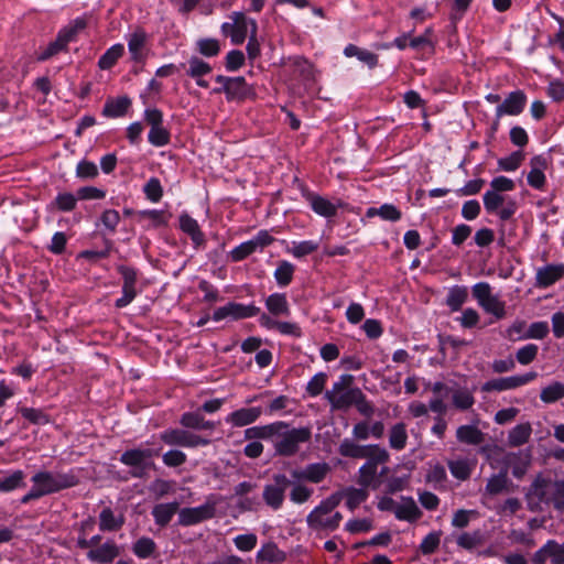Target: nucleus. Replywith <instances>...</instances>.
<instances>
[{"label":"nucleus","mask_w":564,"mask_h":564,"mask_svg":"<svg viewBox=\"0 0 564 564\" xmlns=\"http://www.w3.org/2000/svg\"><path fill=\"white\" fill-rule=\"evenodd\" d=\"M289 478L283 474H276L273 476V484H268L263 488V500L273 510H278L282 507L284 501V495L290 486Z\"/></svg>","instance_id":"12"},{"label":"nucleus","mask_w":564,"mask_h":564,"mask_svg":"<svg viewBox=\"0 0 564 564\" xmlns=\"http://www.w3.org/2000/svg\"><path fill=\"white\" fill-rule=\"evenodd\" d=\"M149 142L154 147H164L170 142V133L162 126L152 127L148 135Z\"/></svg>","instance_id":"58"},{"label":"nucleus","mask_w":564,"mask_h":564,"mask_svg":"<svg viewBox=\"0 0 564 564\" xmlns=\"http://www.w3.org/2000/svg\"><path fill=\"white\" fill-rule=\"evenodd\" d=\"M124 521L123 513L116 514L111 508H104L99 514V529L104 532L118 531Z\"/></svg>","instance_id":"26"},{"label":"nucleus","mask_w":564,"mask_h":564,"mask_svg":"<svg viewBox=\"0 0 564 564\" xmlns=\"http://www.w3.org/2000/svg\"><path fill=\"white\" fill-rule=\"evenodd\" d=\"M354 377L351 375H341L332 389L325 393L326 400L329 402L332 410L349 409L356 397L360 395V389L352 387Z\"/></svg>","instance_id":"3"},{"label":"nucleus","mask_w":564,"mask_h":564,"mask_svg":"<svg viewBox=\"0 0 564 564\" xmlns=\"http://www.w3.org/2000/svg\"><path fill=\"white\" fill-rule=\"evenodd\" d=\"M539 347L534 344H528L517 350L516 358L521 365L531 364L538 356Z\"/></svg>","instance_id":"60"},{"label":"nucleus","mask_w":564,"mask_h":564,"mask_svg":"<svg viewBox=\"0 0 564 564\" xmlns=\"http://www.w3.org/2000/svg\"><path fill=\"white\" fill-rule=\"evenodd\" d=\"M447 466L454 478L464 481L470 477L475 468V462L467 457H456L448 459Z\"/></svg>","instance_id":"24"},{"label":"nucleus","mask_w":564,"mask_h":564,"mask_svg":"<svg viewBox=\"0 0 564 564\" xmlns=\"http://www.w3.org/2000/svg\"><path fill=\"white\" fill-rule=\"evenodd\" d=\"M505 464L512 467V475L521 478L530 464V454L524 452L507 453Z\"/></svg>","instance_id":"27"},{"label":"nucleus","mask_w":564,"mask_h":564,"mask_svg":"<svg viewBox=\"0 0 564 564\" xmlns=\"http://www.w3.org/2000/svg\"><path fill=\"white\" fill-rule=\"evenodd\" d=\"M509 479H508V470L505 467L500 473L492 475L488 478L485 494L489 496H497L499 494L508 491Z\"/></svg>","instance_id":"31"},{"label":"nucleus","mask_w":564,"mask_h":564,"mask_svg":"<svg viewBox=\"0 0 564 564\" xmlns=\"http://www.w3.org/2000/svg\"><path fill=\"white\" fill-rule=\"evenodd\" d=\"M78 197L69 192H62L47 205L48 212L68 213L76 208Z\"/></svg>","instance_id":"30"},{"label":"nucleus","mask_w":564,"mask_h":564,"mask_svg":"<svg viewBox=\"0 0 564 564\" xmlns=\"http://www.w3.org/2000/svg\"><path fill=\"white\" fill-rule=\"evenodd\" d=\"M160 440L170 446H182L187 448L206 446L210 443L209 438L183 429L165 430L160 434Z\"/></svg>","instance_id":"9"},{"label":"nucleus","mask_w":564,"mask_h":564,"mask_svg":"<svg viewBox=\"0 0 564 564\" xmlns=\"http://www.w3.org/2000/svg\"><path fill=\"white\" fill-rule=\"evenodd\" d=\"M394 514L399 520L405 521H415L421 518L422 512L416 506L415 501L411 497L402 498L401 503H399L394 509Z\"/></svg>","instance_id":"28"},{"label":"nucleus","mask_w":564,"mask_h":564,"mask_svg":"<svg viewBox=\"0 0 564 564\" xmlns=\"http://www.w3.org/2000/svg\"><path fill=\"white\" fill-rule=\"evenodd\" d=\"M564 398V383L554 381L541 390L540 399L544 403H554Z\"/></svg>","instance_id":"46"},{"label":"nucleus","mask_w":564,"mask_h":564,"mask_svg":"<svg viewBox=\"0 0 564 564\" xmlns=\"http://www.w3.org/2000/svg\"><path fill=\"white\" fill-rule=\"evenodd\" d=\"M531 171L528 174V183L536 189H541L545 184L544 171L547 167V160L543 155H535L530 161Z\"/></svg>","instance_id":"17"},{"label":"nucleus","mask_w":564,"mask_h":564,"mask_svg":"<svg viewBox=\"0 0 564 564\" xmlns=\"http://www.w3.org/2000/svg\"><path fill=\"white\" fill-rule=\"evenodd\" d=\"M312 430L308 426L292 427L284 421L274 422L271 443L279 456L291 457L299 453L301 445L308 443Z\"/></svg>","instance_id":"2"},{"label":"nucleus","mask_w":564,"mask_h":564,"mask_svg":"<svg viewBox=\"0 0 564 564\" xmlns=\"http://www.w3.org/2000/svg\"><path fill=\"white\" fill-rule=\"evenodd\" d=\"M285 558L282 552L274 543H265L257 552V560L260 562L278 563Z\"/></svg>","instance_id":"41"},{"label":"nucleus","mask_w":564,"mask_h":564,"mask_svg":"<svg viewBox=\"0 0 564 564\" xmlns=\"http://www.w3.org/2000/svg\"><path fill=\"white\" fill-rule=\"evenodd\" d=\"M318 249V243L313 240H304L300 242H293L291 253L296 258L307 256Z\"/></svg>","instance_id":"63"},{"label":"nucleus","mask_w":564,"mask_h":564,"mask_svg":"<svg viewBox=\"0 0 564 564\" xmlns=\"http://www.w3.org/2000/svg\"><path fill=\"white\" fill-rule=\"evenodd\" d=\"M474 299L485 312L492 314L498 319L506 315L505 302L498 295L492 294V289L487 282H478L471 288Z\"/></svg>","instance_id":"7"},{"label":"nucleus","mask_w":564,"mask_h":564,"mask_svg":"<svg viewBox=\"0 0 564 564\" xmlns=\"http://www.w3.org/2000/svg\"><path fill=\"white\" fill-rule=\"evenodd\" d=\"M262 413L261 406L240 408L228 414L225 421L234 427H242L258 421Z\"/></svg>","instance_id":"15"},{"label":"nucleus","mask_w":564,"mask_h":564,"mask_svg":"<svg viewBox=\"0 0 564 564\" xmlns=\"http://www.w3.org/2000/svg\"><path fill=\"white\" fill-rule=\"evenodd\" d=\"M327 376L324 372H318L312 377V379L307 382L306 392L311 397H317L322 393L325 384H326Z\"/></svg>","instance_id":"64"},{"label":"nucleus","mask_w":564,"mask_h":564,"mask_svg":"<svg viewBox=\"0 0 564 564\" xmlns=\"http://www.w3.org/2000/svg\"><path fill=\"white\" fill-rule=\"evenodd\" d=\"M260 313V308L256 305H243L240 303H228L225 306L218 307L213 315V319L219 322L226 317L234 319L253 317Z\"/></svg>","instance_id":"13"},{"label":"nucleus","mask_w":564,"mask_h":564,"mask_svg":"<svg viewBox=\"0 0 564 564\" xmlns=\"http://www.w3.org/2000/svg\"><path fill=\"white\" fill-rule=\"evenodd\" d=\"M456 437L460 443L478 445L484 441V433L475 425H460L456 431Z\"/></svg>","instance_id":"34"},{"label":"nucleus","mask_w":564,"mask_h":564,"mask_svg":"<svg viewBox=\"0 0 564 564\" xmlns=\"http://www.w3.org/2000/svg\"><path fill=\"white\" fill-rule=\"evenodd\" d=\"M377 476V467L372 465V463H365L359 468V484L364 487H370L372 486L376 488L378 486V482L376 480Z\"/></svg>","instance_id":"51"},{"label":"nucleus","mask_w":564,"mask_h":564,"mask_svg":"<svg viewBox=\"0 0 564 564\" xmlns=\"http://www.w3.org/2000/svg\"><path fill=\"white\" fill-rule=\"evenodd\" d=\"M453 404L455 408L459 410H467L473 406L475 403V399L473 393L467 389H457L454 391L453 395Z\"/></svg>","instance_id":"55"},{"label":"nucleus","mask_w":564,"mask_h":564,"mask_svg":"<svg viewBox=\"0 0 564 564\" xmlns=\"http://www.w3.org/2000/svg\"><path fill=\"white\" fill-rule=\"evenodd\" d=\"M130 105H131V101L128 97L109 99L105 104L102 113H104V116L110 117V118L121 117L127 112Z\"/></svg>","instance_id":"36"},{"label":"nucleus","mask_w":564,"mask_h":564,"mask_svg":"<svg viewBox=\"0 0 564 564\" xmlns=\"http://www.w3.org/2000/svg\"><path fill=\"white\" fill-rule=\"evenodd\" d=\"M178 502L159 503L153 507L152 516L154 521L160 527H165L170 523L176 512H178Z\"/></svg>","instance_id":"29"},{"label":"nucleus","mask_w":564,"mask_h":564,"mask_svg":"<svg viewBox=\"0 0 564 564\" xmlns=\"http://www.w3.org/2000/svg\"><path fill=\"white\" fill-rule=\"evenodd\" d=\"M159 455V451L151 448H130L120 456V462L130 468V475L134 478H143L153 467L152 458Z\"/></svg>","instance_id":"5"},{"label":"nucleus","mask_w":564,"mask_h":564,"mask_svg":"<svg viewBox=\"0 0 564 564\" xmlns=\"http://www.w3.org/2000/svg\"><path fill=\"white\" fill-rule=\"evenodd\" d=\"M249 93L250 87L247 85L246 79L241 76L231 77L225 90L228 100L243 99L249 95Z\"/></svg>","instance_id":"32"},{"label":"nucleus","mask_w":564,"mask_h":564,"mask_svg":"<svg viewBox=\"0 0 564 564\" xmlns=\"http://www.w3.org/2000/svg\"><path fill=\"white\" fill-rule=\"evenodd\" d=\"M132 550L138 557L148 558L153 554L155 543L152 539L143 536L133 544Z\"/></svg>","instance_id":"56"},{"label":"nucleus","mask_w":564,"mask_h":564,"mask_svg":"<svg viewBox=\"0 0 564 564\" xmlns=\"http://www.w3.org/2000/svg\"><path fill=\"white\" fill-rule=\"evenodd\" d=\"M257 22L242 12H232L229 21L221 24L223 34L229 36L235 45L242 44L247 35L257 33Z\"/></svg>","instance_id":"6"},{"label":"nucleus","mask_w":564,"mask_h":564,"mask_svg":"<svg viewBox=\"0 0 564 564\" xmlns=\"http://www.w3.org/2000/svg\"><path fill=\"white\" fill-rule=\"evenodd\" d=\"M180 228L188 235L196 249L205 246V236L202 232L198 223L187 214L180 216Z\"/></svg>","instance_id":"21"},{"label":"nucleus","mask_w":564,"mask_h":564,"mask_svg":"<svg viewBox=\"0 0 564 564\" xmlns=\"http://www.w3.org/2000/svg\"><path fill=\"white\" fill-rule=\"evenodd\" d=\"M25 474L23 470H14L9 475L0 477V492H10L24 487Z\"/></svg>","instance_id":"39"},{"label":"nucleus","mask_w":564,"mask_h":564,"mask_svg":"<svg viewBox=\"0 0 564 564\" xmlns=\"http://www.w3.org/2000/svg\"><path fill=\"white\" fill-rule=\"evenodd\" d=\"M366 454L365 458L368 459L367 463H372L376 467L378 464L386 463L389 459L387 449L376 444L367 445Z\"/></svg>","instance_id":"54"},{"label":"nucleus","mask_w":564,"mask_h":564,"mask_svg":"<svg viewBox=\"0 0 564 564\" xmlns=\"http://www.w3.org/2000/svg\"><path fill=\"white\" fill-rule=\"evenodd\" d=\"M218 500L209 496L206 501L192 508H183L178 511V523L183 527H189L215 517Z\"/></svg>","instance_id":"8"},{"label":"nucleus","mask_w":564,"mask_h":564,"mask_svg":"<svg viewBox=\"0 0 564 564\" xmlns=\"http://www.w3.org/2000/svg\"><path fill=\"white\" fill-rule=\"evenodd\" d=\"M124 52V47L122 44H115L111 47H109L104 55L99 58L98 65L101 69H109L111 68L119 57L122 56Z\"/></svg>","instance_id":"48"},{"label":"nucleus","mask_w":564,"mask_h":564,"mask_svg":"<svg viewBox=\"0 0 564 564\" xmlns=\"http://www.w3.org/2000/svg\"><path fill=\"white\" fill-rule=\"evenodd\" d=\"M119 555V547L113 541H107L100 546L89 550L87 557L96 563H110Z\"/></svg>","instance_id":"22"},{"label":"nucleus","mask_w":564,"mask_h":564,"mask_svg":"<svg viewBox=\"0 0 564 564\" xmlns=\"http://www.w3.org/2000/svg\"><path fill=\"white\" fill-rule=\"evenodd\" d=\"M197 48L199 53L206 57L216 56L220 51L219 42L215 39L198 40Z\"/></svg>","instance_id":"62"},{"label":"nucleus","mask_w":564,"mask_h":564,"mask_svg":"<svg viewBox=\"0 0 564 564\" xmlns=\"http://www.w3.org/2000/svg\"><path fill=\"white\" fill-rule=\"evenodd\" d=\"M268 312L275 317H288L291 313L286 295L273 293L265 299Z\"/></svg>","instance_id":"25"},{"label":"nucleus","mask_w":564,"mask_h":564,"mask_svg":"<svg viewBox=\"0 0 564 564\" xmlns=\"http://www.w3.org/2000/svg\"><path fill=\"white\" fill-rule=\"evenodd\" d=\"M551 558L552 564H564V542L558 543L555 540H549L532 556L534 564H545Z\"/></svg>","instance_id":"14"},{"label":"nucleus","mask_w":564,"mask_h":564,"mask_svg":"<svg viewBox=\"0 0 564 564\" xmlns=\"http://www.w3.org/2000/svg\"><path fill=\"white\" fill-rule=\"evenodd\" d=\"M145 42H147V33L141 30H134L128 37V50L131 55V58L134 62H143L145 58Z\"/></svg>","instance_id":"23"},{"label":"nucleus","mask_w":564,"mask_h":564,"mask_svg":"<svg viewBox=\"0 0 564 564\" xmlns=\"http://www.w3.org/2000/svg\"><path fill=\"white\" fill-rule=\"evenodd\" d=\"M456 542L458 546L465 550H473L481 544V533L480 531L464 532L457 538Z\"/></svg>","instance_id":"57"},{"label":"nucleus","mask_w":564,"mask_h":564,"mask_svg":"<svg viewBox=\"0 0 564 564\" xmlns=\"http://www.w3.org/2000/svg\"><path fill=\"white\" fill-rule=\"evenodd\" d=\"M143 192L147 198L150 199L151 202H159L163 195V189L159 178L151 177L144 185Z\"/></svg>","instance_id":"61"},{"label":"nucleus","mask_w":564,"mask_h":564,"mask_svg":"<svg viewBox=\"0 0 564 564\" xmlns=\"http://www.w3.org/2000/svg\"><path fill=\"white\" fill-rule=\"evenodd\" d=\"M344 54L347 57H357L360 62L365 63L369 68H373L378 64V56L372 52L360 48L354 44H349L345 47Z\"/></svg>","instance_id":"35"},{"label":"nucleus","mask_w":564,"mask_h":564,"mask_svg":"<svg viewBox=\"0 0 564 564\" xmlns=\"http://www.w3.org/2000/svg\"><path fill=\"white\" fill-rule=\"evenodd\" d=\"M274 429V422L267 425H256L245 430L243 435L248 441L270 440Z\"/></svg>","instance_id":"47"},{"label":"nucleus","mask_w":564,"mask_h":564,"mask_svg":"<svg viewBox=\"0 0 564 564\" xmlns=\"http://www.w3.org/2000/svg\"><path fill=\"white\" fill-rule=\"evenodd\" d=\"M532 433V427L529 423H522L514 426L508 434V443L510 446H521L525 444Z\"/></svg>","instance_id":"40"},{"label":"nucleus","mask_w":564,"mask_h":564,"mask_svg":"<svg viewBox=\"0 0 564 564\" xmlns=\"http://www.w3.org/2000/svg\"><path fill=\"white\" fill-rule=\"evenodd\" d=\"M181 424L187 429L193 430H214L215 423L212 421H206L204 416L198 412H186L182 415L180 420Z\"/></svg>","instance_id":"33"},{"label":"nucleus","mask_w":564,"mask_h":564,"mask_svg":"<svg viewBox=\"0 0 564 564\" xmlns=\"http://www.w3.org/2000/svg\"><path fill=\"white\" fill-rule=\"evenodd\" d=\"M31 481L33 484L32 488L21 498V502L24 505L74 487L78 484V478L73 471L52 473L40 470L32 476Z\"/></svg>","instance_id":"1"},{"label":"nucleus","mask_w":564,"mask_h":564,"mask_svg":"<svg viewBox=\"0 0 564 564\" xmlns=\"http://www.w3.org/2000/svg\"><path fill=\"white\" fill-rule=\"evenodd\" d=\"M564 275V264H547L536 270L535 280L539 288H547Z\"/></svg>","instance_id":"18"},{"label":"nucleus","mask_w":564,"mask_h":564,"mask_svg":"<svg viewBox=\"0 0 564 564\" xmlns=\"http://www.w3.org/2000/svg\"><path fill=\"white\" fill-rule=\"evenodd\" d=\"M86 23L83 19H76L66 28L62 29L58 32L57 37L63 41V43L67 46V44L75 40L76 35L79 31L84 30Z\"/></svg>","instance_id":"50"},{"label":"nucleus","mask_w":564,"mask_h":564,"mask_svg":"<svg viewBox=\"0 0 564 564\" xmlns=\"http://www.w3.org/2000/svg\"><path fill=\"white\" fill-rule=\"evenodd\" d=\"M506 203L505 196L500 193L490 189L484 194V206L489 214L498 212Z\"/></svg>","instance_id":"52"},{"label":"nucleus","mask_w":564,"mask_h":564,"mask_svg":"<svg viewBox=\"0 0 564 564\" xmlns=\"http://www.w3.org/2000/svg\"><path fill=\"white\" fill-rule=\"evenodd\" d=\"M536 378L538 373L535 371H530L524 375L511 376L506 378H497L485 382L481 387V390L484 392H501L507 390H513L532 382Z\"/></svg>","instance_id":"11"},{"label":"nucleus","mask_w":564,"mask_h":564,"mask_svg":"<svg viewBox=\"0 0 564 564\" xmlns=\"http://www.w3.org/2000/svg\"><path fill=\"white\" fill-rule=\"evenodd\" d=\"M339 454L344 457L365 458L367 445H360L354 440L344 438L339 444Z\"/></svg>","instance_id":"42"},{"label":"nucleus","mask_w":564,"mask_h":564,"mask_svg":"<svg viewBox=\"0 0 564 564\" xmlns=\"http://www.w3.org/2000/svg\"><path fill=\"white\" fill-rule=\"evenodd\" d=\"M329 471L326 463H315L307 465L303 470H293L292 476L296 479H305L311 482H321Z\"/></svg>","instance_id":"20"},{"label":"nucleus","mask_w":564,"mask_h":564,"mask_svg":"<svg viewBox=\"0 0 564 564\" xmlns=\"http://www.w3.org/2000/svg\"><path fill=\"white\" fill-rule=\"evenodd\" d=\"M527 498L531 509H542L543 503L554 506V481L536 477L528 491Z\"/></svg>","instance_id":"10"},{"label":"nucleus","mask_w":564,"mask_h":564,"mask_svg":"<svg viewBox=\"0 0 564 564\" xmlns=\"http://www.w3.org/2000/svg\"><path fill=\"white\" fill-rule=\"evenodd\" d=\"M468 299V290L466 286L455 285L448 290L446 296V305L453 311H459Z\"/></svg>","instance_id":"38"},{"label":"nucleus","mask_w":564,"mask_h":564,"mask_svg":"<svg viewBox=\"0 0 564 564\" xmlns=\"http://www.w3.org/2000/svg\"><path fill=\"white\" fill-rule=\"evenodd\" d=\"M523 159H524V154L520 151H516L507 158L499 159L498 165L503 171L512 172V171H516L520 166Z\"/></svg>","instance_id":"59"},{"label":"nucleus","mask_w":564,"mask_h":564,"mask_svg":"<svg viewBox=\"0 0 564 564\" xmlns=\"http://www.w3.org/2000/svg\"><path fill=\"white\" fill-rule=\"evenodd\" d=\"M408 441L406 427L403 423L394 424L389 434V445L391 448L401 451L405 447Z\"/></svg>","instance_id":"44"},{"label":"nucleus","mask_w":564,"mask_h":564,"mask_svg":"<svg viewBox=\"0 0 564 564\" xmlns=\"http://www.w3.org/2000/svg\"><path fill=\"white\" fill-rule=\"evenodd\" d=\"M340 503V495L334 494L330 497L323 500L317 507H315L306 517L307 525L313 530H335L338 528L343 516L339 512H335L330 516L329 520H324V516L329 514Z\"/></svg>","instance_id":"4"},{"label":"nucleus","mask_w":564,"mask_h":564,"mask_svg":"<svg viewBox=\"0 0 564 564\" xmlns=\"http://www.w3.org/2000/svg\"><path fill=\"white\" fill-rule=\"evenodd\" d=\"M367 216H379L383 220L398 221L401 218V212L392 204H383L380 207L369 208Z\"/></svg>","instance_id":"45"},{"label":"nucleus","mask_w":564,"mask_h":564,"mask_svg":"<svg viewBox=\"0 0 564 564\" xmlns=\"http://www.w3.org/2000/svg\"><path fill=\"white\" fill-rule=\"evenodd\" d=\"M294 274V265L289 261H281L274 271V278L280 286H286L291 283Z\"/></svg>","instance_id":"49"},{"label":"nucleus","mask_w":564,"mask_h":564,"mask_svg":"<svg viewBox=\"0 0 564 564\" xmlns=\"http://www.w3.org/2000/svg\"><path fill=\"white\" fill-rule=\"evenodd\" d=\"M304 197L317 215L330 218L337 214V205L327 198L310 192L305 193Z\"/></svg>","instance_id":"19"},{"label":"nucleus","mask_w":564,"mask_h":564,"mask_svg":"<svg viewBox=\"0 0 564 564\" xmlns=\"http://www.w3.org/2000/svg\"><path fill=\"white\" fill-rule=\"evenodd\" d=\"M527 102V97L521 90H516L509 94L502 104L496 109L497 119L503 115L517 116L522 112Z\"/></svg>","instance_id":"16"},{"label":"nucleus","mask_w":564,"mask_h":564,"mask_svg":"<svg viewBox=\"0 0 564 564\" xmlns=\"http://www.w3.org/2000/svg\"><path fill=\"white\" fill-rule=\"evenodd\" d=\"M19 413L32 424L44 425L50 422L48 415L41 409L20 408Z\"/></svg>","instance_id":"53"},{"label":"nucleus","mask_w":564,"mask_h":564,"mask_svg":"<svg viewBox=\"0 0 564 564\" xmlns=\"http://www.w3.org/2000/svg\"><path fill=\"white\" fill-rule=\"evenodd\" d=\"M338 494L340 495V499L343 497L346 498V505L349 508V510H351V511H354L360 503L366 501L368 498V491L364 487L362 488L348 487Z\"/></svg>","instance_id":"37"},{"label":"nucleus","mask_w":564,"mask_h":564,"mask_svg":"<svg viewBox=\"0 0 564 564\" xmlns=\"http://www.w3.org/2000/svg\"><path fill=\"white\" fill-rule=\"evenodd\" d=\"M186 74L194 78L203 77L212 72V66L197 56H192L186 63Z\"/></svg>","instance_id":"43"}]
</instances>
